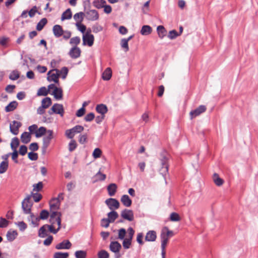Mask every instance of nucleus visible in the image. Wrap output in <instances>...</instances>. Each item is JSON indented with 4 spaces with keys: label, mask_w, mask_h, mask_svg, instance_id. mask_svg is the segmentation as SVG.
Listing matches in <instances>:
<instances>
[{
    "label": "nucleus",
    "mask_w": 258,
    "mask_h": 258,
    "mask_svg": "<svg viewBox=\"0 0 258 258\" xmlns=\"http://www.w3.org/2000/svg\"><path fill=\"white\" fill-rule=\"evenodd\" d=\"M174 235L173 231L169 230L167 227L165 226L162 229L160 233L161 250H165L169 238L173 236Z\"/></svg>",
    "instance_id": "f257e3e1"
},
{
    "label": "nucleus",
    "mask_w": 258,
    "mask_h": 258,
    "mask_svg": "<svg viewBox=\"0 0 258 258\" xmlns=\"http://www.w3.org/2000/svg\"><path fill=\"white\" fill-rule=\"evenodd\" d=\"M161 167L160 169L161 173L163 176H165L168 172V158L166 152H162L160 154L159 158Z\"/></svg>",
    "instance_id": "f03ea898"
},
{
    "label": "nucleus",
    "mask_w": 258,
    "mask_h": 258,
    "mask_svg": "<svg viewBox=\"0 0 258 258\" xmlns=\"http://www.w3.org/2000/svg\"><path fill=\"white\" fill-rule=\"evenodd\" d=\"M32 206V203L30 202V197L27 196L22 202V208L24 213L25 214H30Z\"/></svg>",
    "instance_id": "7ed1b4c3"
},
{
    "label": "nucleus",
    "mask_w": 258,
    "mask_h": 258,
    "mask_svg": "<svg viewBox=\"0 0 258 258\" xmlns=\"http://www.w3.org/2000/svg\"><path fill=\"white\" fill-rule=\"evenodd\" d=\"M91 30H88L86 33L83 36V42L84 45H88L92 46L94 43V37L90 34Z\"/></svg>",
    "instance_id": "20e7f679"
},
{
    "label": "nucleus",
    "mask_w": 258,
    "mask_h": 258,
    "mask_svg": "<svg viewBox=\"0 0 258 258\" xmlns=\"http://www.w3.org/2000/svg\"><path fill=\"white\" fill-rule=\"evenodd\" d=\"M59 70L56 69H52V70L48 72L47 75V80L49 82L53 81L55 83H57L58 82V77L59 74L58 73Z\"/></svg>",
    "instance_id": "39448f33"
},
{
    "label": "nucleus",
    "mask_w": 258,
    "mask_h": 258,
    "mask_svg": "<svg viewBox=\"0 0 258 258\" xmlns=\"http://www.w3.org/2000/svg\"><path fill=\"white\" fill-rule=\"evenodd\" d=\"M86 19L89 21H95L99 19V14L95 10H89L85 13Z\"/></svg>",
    "instance_id": "423d86ee"
},
{
    "label": "nucleus",
    "mask_w": 258,
    "mask_h": 258,
    "mask_svg": "<svg viewBox=\"0 0 258 258\" xmlns=\"http://www.w3.org/2000/svg\"><path fill=\"white\" fill-rule=\"evenodd\" d=\"M207 107L205 105H200L198 108L191 110L189 113L191 119L196 117L206 111Z\"/></svg>",
    "instance_id": "0eeeda50"
},
{
    "label": "nucleus",
    "mask_w": 258,
    "mask_h": 258,
    "mask_svg": "<svg viewBox=\"0 0 258 258\" xmlns=\"http://www.w3.org/2000/svg\"><path fill=\"white\" fill-rule=\"evenodd\" d=\"M105 203L109 209L112 211H114L113 210L114 209H118L120 206L119 202L116 199L113 198H109L106 200Z\"/></svg>",
    "instance_id": "6e6552de"
},
{
    "label": "nucleus",
    "mask_w": 258,
    "mask_h": 258,
    "mask_svg": "<svg viewBox=\"0 0 258 258\" xmlns=\"http://www.w3.org/2000/svg\"><path fill=\"white\" fill-rule=\"evenodd\" d=\"M121 248V245L118 242L112 241L110 242L109 249L112 252L115 253L116 258H119L120 257L119 252Z\"/></svg>",
    "instance_id": "1a4fd4ad"
},
{
    "label": "nucleus",
    "mask_w": 258,
    "mask_h": 258,
    "mask_svg": "<svg viewBox=\"0 0 258 258\" xmlns=\"http://www.w3.org/2000/svg\"><path fill=\"white\" fill-rule=\"evenodd\" d=\"M22 123L18 121L14 120L12 123H10V132L15 135H17L19 133V129L21 126Z\"/></svg>",
    "instance_id": "9d476101"
},
{
    "label": "nucleus",
    "mask_w": 258,
    "mask_h": 258,
    "mask_svg": "<svg viewBox=\"0 0 258 258\" xmlns=\"http://www.w3.org/2000/svg\"><path fill=\"white\" fill-rule=\"evenodd\" d=\"M121 216L124 219L129 221H132L134 219V213L133 211L128 209H124L123 210L121 213Z\"/></svg>",
    "instance_id": "9b49d317"
},
{
    "label": "nucleus",
    "mask_w": 258,
    "mask_h": 258,
    "mask_svg": "<svg viewBox=\"0 0 258 258\" xmlns=\"http://www.w3.org/2000/svg\"><path fill=\"white\" fill-rule=\"evenodd\" d=\"M81 52L80 48L75 46L70 49L69 54L71 58L76 59L80 57Z\"/></svg>",
    "instance_id": "f8f14e48"
},
{
    "label": "nucleus",
    "mask_w": 258,
    "mask_h": 258,
    "mask_svg": "<svg viewBox=\"0 0 258 258\" xmlns=\"http://www.w3.org/2000/svg\"><path fill=\"white\" fill-rule=\"evenodd\" d=\"M46 134L47 136L44 137L43 139V147L45 148H47L50 143V141L53 138V131L52 130H48Z\"/></svg>",
    "instance_id": "ddd939ff"
},
{
    "label": "nucleus",
    "mask_w": 258,
    "mask_h": 258,
    "mask_svg": "<svg viewBox=\"0 0 258 258\" xmlns=\"http://www.w3.org/2000/svg\"><path fill=\"white\" fill-rule=\"evenodd\" d=\"M52 31L56 38H59L64 33V31L61 26L55 25L52 28Z\"/></svg>",
    "instance_id": "4468645a"
},
{
    "label": "nucleus",
    "mask_w": 258,
    "mask_h": 258,
    "mask_svg": "<svg viewBox=\"0 0 258 258\" xmlns=\"http://www.w3.org/2000/svg\"><path fill=\"white\" fill-rule=\"evenodd\" d=\"M157 238V233L155 231H149L145 236V240L148 242H154Z\"/></svg>",
    "instance_id": "2eb2a0df"
},
{
    "label": "nucleus",
    "mask_w": 258,
    "mask_h": 258,
    "mask_svg": "<svg viewBox=\"0 0 258 258\" xmlns=\"http://www.w3.org/2000/svg\"><path fill=\"white\" fill-rule=\"evenodd\" d=\"M56 223L58 225V228L57 229H54L53 225H47V229L51 233L53 234H56L59 230L60 229L61 226V218L59 217H57L56 219Z\"/></svg>",
    "instance_id": "dca6fc26"
},
{
    "label": "nucleus",
    "mask_w": 258,
    "mask_h": 258,
    "mask_svg": "<svg viewBox=\"0 0 258 258\" xmlns=\"http://www.w3.org/2000/svg\"><path fill=\"white\" fill-rule=\"evenodd\" d=\"M52 110L54 113L59 114L61 116H63L64 109L63 105L60 104L55 103L52 106Z\"/></svg>",
    "instance_id": "f3484780"
},
{
    "label": "nucleus",
    "mask_w": 258,
    "mask_h": 258,
    "mask_svg": "<svg viewBox=\"0 0 258 258\" xmlns=\"http://www.w3.org/2000/svg\"><path fill=\"white\" fill-rule=\"evenodd\" d=\"M72 244L69 240H63L61 242L57 244L55 248L57 249H70L71 247Z\"/></svg>",
    "instance_id": "a211bd4d"
},
{
    "label": "nucleus",
    "mask_w": 258,
    "mask_h": 258,
    "mask_svg": "<svg viewBox=\"0 0 258 258\" xmlns=\"http://www.w3.org/2000/svg\"><path fill=\"white\" fill-rule=\"evenodd\" d=\"M29 217H28L29 222H30L33 227H37L39 225L40 221L39 217L35 216L33 213H30Z\"/></svg>",
    "instance_id": "6ab92c4d"
},
{
    "label": "nucleus",
    "mask_w": 258,
    "mask_h": 258,
    "mask_svg": "<svg viewBox=\"0 0 258 258\" xmlns=\"http://www.w3.org/2000/svg\"><path fill=\"white\" fill-rule=\"evenodd\" d=\"M49 206L51 210H57L60 207V200L53 198L49 202Z\"/></svg>",
    "instance_id": "aec40b11"
},
{
    "label": "nucleus",
    "mask_w": 258,
    "mask_h": 258,
    "mask_svg": "<svg viewBox=\"0 0 258 258\" xmlns=\"http://www.w3.org/2000/svg\"><path fill=\"white\" fill-rule=\"evenodd\" d=\"M96 110L98 113H100V115H105L108 111V109L106 105L100 104L97 105L96 106Z\"/></svg>",
    "instance_id": "412c9836"
},
{
    "label": "nucleus",
    "mask_w": 258,
    "mask_h": 258,
    "mask_svg": "<svg viewBox=\"0 0 258 258\" xmlns=\"http://www.w3.org/2000/svg\"><path fill=\"white\" fill-rule=\"evenodd\" d=\"M117 186L115 183H110L107 187V190L109 196H114L117 191Z\"/></svg>",
    "instance_id": "4be33fe9"
},
{
    "label": "nucleus",
    "mask_w": 258,
    "mask_h": 258,
    "mask_svg": "<svg viewBox=\"0 0 258 258\" xmlns=\"http://www.w3.org/2000/svg\"><path fill=\"white\" fill-rule=\"evenodd\" d=\"M120 201L122 203V204L126 207H130L132 203L131 199L127 195H123L121 197Z\"/></svg>",
    "instance_id": "5701e85b"
},
{
    "label": "nucleus",
    "mask_w": 258,
    "mask_h": 258,
    "mask_svg": "<svg viewBox=\"0 0 258 258\" xmlns=\"http://www.w3.org/2000/svg\"><path fill=\"white\" fill-rule=\"evenodd\" d=\"M18 233L16 230H10L8 231L6 236L8 241H13L17 236Z\"/></svg>",
    "instance_id": "b1692460"
},
{
    "label": "nucleus",
    "mask_w": 258,
    "mask_h": 258,
    "mask_svg": "<svg viewBox=\"0 0 258 258\" xmlns=\"http://www.w3.org/2000/svg\"><path fill=\"white\" fill-rule=\"evenodd\" d=\"M112 76V71L110 68H106L102 73L103 80L108 81L110 79Z\"/></svg>",
    "instance_id": "393cba45"
},
{
    "label": "nucleus",
    "mask_w": 258,
    "mask_h": 258,
    "mask_svg": "<svg viewBox=\"0 0 258 258\" xmlns=\"http://www.w3.org/2000/svg\"><path fill=\"white\" fill-rule=\"evenodd\" d=\"M52 95L57 100H60L62 98V90L60 88H55Z\"/></svg>",
    "instance_id": "a878e982"
},
{
    "label": "nucleus",
    "mask_w": 258,
    "mask_h": 258,
    "mask_svg": "<svg viewBox=\"0 0 258 258\" xmlns=\"http://www.w3.org/2000/svg\"><path fill=\"white\" fill-rule=\"evenodd\" d=\"M21 142L24 144H27L30 142L31 135L29 133L24 132L21 136Z\"/></svg>",
    "instance_id": "bb28decb"
},
{
    "label": "nucleus",
    "mask_w": 258,
    "mask_h": 258,
    "mask_svg": "<svg viewBox=\"0 0 258 258\" xmlns=\"http://www.w3.org/2000/svg\"><path fill=\"white\" fill-rule=\"evenodd\" d=\"M47 224L42 226L38 231V236L41 238L45 237L47 236Z\"/></svg>",
    "instance_id": "cd10ccee"
},
{
    "label": "nucleus",
    "mask_w": 258,
    "mask_h": 258,
    "mask_svg": "<svg viewBox=\"0 0 258 258\" xmlns=\"http://www.w3.org/2000/svg\"><path fill=\"white\" fill-rule=\"evenodd\" d=\"M84 16L85 13L81 12L74 15V19L76 21V23H82L83 21Z\"/></svg>",
    "instance_id": "c85d7f7f"
},
{
    "label": "nucleus",
    "mask_w": 258,
    "mask_h": 258,
    "mask_svg": "<svg viewBox=\"0 0 258 258\" xmlns=\"http://www.w3.org/2000/svg\"><path fill=\"white\" fill-rule=\"evenodd\" d=\"M17 105L18 103L16 101H12L5 107V111L7 112L12 111L17 108Z\"/></svg>",
    "instance_id": "c756f323"
},
{
    "label": "nucleus",
    "mask_w": 258,
    "mask_h": 258,
    "mask_svg": "<svg viewBox=\"0 0 258 258\" xmlns=\"http://www.w3.org/2000/svg\"><path fill=\"white\" fill-rule=\"evenodd\" d=\"M213 180L215 184L219 186L222 185L224 182L223 180L219 177L217 173H216L213 174Z\"/></svg>",
    "instance_id": "7c9ffc66"
},
{
    "label": "nucleus",
    "mask_w": 258,
    "mask_h": 258,
    "mask_svg": "<svg viewBox=\"0 0 258 258\" xmlns=\"http://www.w3.org/2000/svg\"><path fill=\"white\" fill-rule=\"evenodd\" d=\"M107 219L111 223H112L118 217V214L115 211H112L107 214Z\"/></svg>",
    "instance_id": "2f4dec72"
},
{
    "label": "nucleus",
    "mask_w": 258,
    "mask_h": 258,
    "mask_svg": "<svg viewBox=\"0 0 258 258\" xmlns=\"http://www.w3.org/2000/svg\"><path fill=\"white\" fill-rule=\"evenodd\" d=\"M157 31L159 37L161 39L166 35L167 31L165 28L162 25H160L157 27Z\"/></svg>",
    "instance_id": "473e14b6"
},
{
    "label": "nucleus",
    "mask_w": 258,
    "mask_h": 258,
    "mask_svg": "<svg viewBox=\"0 0 258 258\" xmlns=\"http://www.w3.org/2000/svg\"><path fill=\"white\" fill-rule=\"evenodd\" d=\"M72 17V13L70 9L66 10L62 14L61 20L63 21L64 20L70 19Z\"/></svg>",
    "instance_id": "72a5a7b5"
},
{
    "label": "nucleus",
    "mask_w": 258,
    "mask_h": 258,
    "mask_svg": "<svg viewBox=\"0 0 258 258\" xmlns=\"http://www.w3.org/2000/svg\"><path fill=\"white\" fill-rule=\"evenodd\" d=\"M152 28L149 25H144L141 30V33L143 35H148L152 32Z\"/></svg>",
    "instance_id": "f704fd0d"
},
{
    "label": "nucleus",
    "mask_w": 258,
    "mask_h": 258,
    "mask_svg": "<svg viewBox=\"0 0 258 258\" xmlns=\"http://www.w3.org/2000/svg\"><path fill=\"white\" fill-rule=\"evenodd\" d=\"M19 140L17 137H15L12 139L11 143V147L13 151L17 150V147L19 145Z\"/></svg>",
    "instance_id": "c9c22d12"
},
{
    "label": "nucleus",
    "mask_w": 258,
    "mask_h": 258,
    "mask_svg": "<svg viewBox=\"0 0 258 258\" xmlns=\"http://www.w3.org/2000/svg\"><path fill=\"white\" fill-rule=\"evenodd\" d=\"M106 3L105 0H96L93 2V4L97 9H101L105 6Z\"/></svg>",
    "instance_id": "e433bc0d"
},
{
    "label": "nucleus",
    "mask_w": 258,
    "mask_h": 258,
    "mask_svg": "<svg viewBox=\"0 0 258 258\" xmlns=\"http://www.w3.org/2000/svg\"><path fill=\"white\" fill-rule=\"evenodd\" d=\"M46 129L43 126L39 127L35 132V136L36 138H40L47 133Z\"/></svg>",
    "instance_id": "4c0bfd02"
},
{
    "label": "nucleus",
    "mask_w": 258,
    "mask_h": 258,
    "mask_svg": "<svg viewBox=\"0 0 258 258\" xmlns=\"http://www.w3.org/2000/svg\"><path fill=\"white\" fill-rule=\"evenodd\" d=\"M9 167V162L2 161L0 163V174L5 173Z\"/></svg>",
    "instance_id": "58836bf2"
},
{
    "label": "nucleus",
    "mask_w": 258,
    "mask_h": 258,
    "mask_svg": "<svg viewBox=\"0 0 258 258\" xmlns=\"http://www.w3.org/2000/svg\"><path fill=\"white\" fill-rule=\"evenodd\" d=\"M52 103L51 99L49 97H46L42 99L41 101V105L44 106L46 109L48 108Z\"/></svg>",
    "instance_id": "ea45409f"
},
{
    "label": "nucleus",
    "mask_w": 258,
    "mask_h": 258,
    "mask_svg": "<svg viewBox=\"0 0 258 258\" xmlns=\"http://www.w3.org/2000/svg\"><path fill=\"white\" fill-rule=\"evenodd\" d=\"M47 20L46 18L42 19L37 24L36 26V29L38 31H41L46 24Z\"/></svg>",
    "instance_id": "a19ab883"
},
{
    "label": "nucleus",
    "mask_w": 258,
    "mask_h": 258,
    "mask_svg": "<svg viewBox=\"0 0 258 258\" xmlns=\"http://www.w3.org/2000/svg\"><path fill=\"white\" fill-rule=\"evenodd\" d=\"M20 77V74L17 70L12 71L9 75V79L11 80L15 81Z\"/></svg>",
    "instance_id": "79ce46f5"
},
{
    "label": "nucleus",
    "mask_w": 258,
    "mask_h": 258,
    "mask_svg": "<svg viewBox=\"0 0 258 258\" xmlns=\"http://www.w3.org/2000/svg\"><path fill=\"white\" fill-rule=\"evenodd\" d=\"M71 129L73 134L75 135L76 134H78L83 132L84 130V128L82 125H77Z\"/></svg>",
    "instance_id": "37998d69"
},
{
    "label": "nucleus",
    "mask_w": 258,
    "mask_h": 258,
    "mask_svg": "<svg viewBox=\"0 0 258 258\" xmlns=\"http://www.w3.org/2000/svg\"><path fill=\"white\" fill-rule=\"evenodd\" d=\"M48 94V90L46 87H42L38 90L37 93V96H46Z\"/></svg>",
    "instance_id": "c03bdc74"
},
{
    "label": "nucleus",
    "mask_w": 258,
    "mask_h": 258,
    "mask_svg": "<svg viewBox=\"0 0 258 258\" xmlns=\"http://www.w3.org/2000/svg\"><path fill=\"white\" fill-rule=\"evenodd\" d=\"M75 255L76 258H86L87 253L84 250H77L75 252Z\"/></svg>",
    "instance_id": "a18cd8bd"
},
{
    "label": "nucleus",
    "mask_w": 258,
    "mask_h": 258,
    "mask_svg": "<svg viewBox=\"0 0 258 258\" xmlns=\"http://www.w3.org/2000/svg\"><path fill=\"white\" fill-rule=\"evenodd\" d=\"M69 256L68 252H56L54 253V258H67Z\"/></svg>",
    "instance_id": "49530a36"
},
{
    "label": "nucleus",
    "mask_w": 258,
    "mask_h": 258,
    "mask_svg": "<svg viewBox=\"0 0 258 258\" xmlns=\"http://www.w3.org/2000/svg\"><path fill=\"white\" fill-rule=\"evenodd\" d=\"M120 45L121 47L124 49L125 52L128 51L129 47L127 40H126L125 38L122 39L121 40Z\"/></svg>",
    "instance_id": "de8ad7c7"
},
{
    "label": "nucleus",
    "mask_w": 258,
    "mask_h": 258,
    "mask_svg": "<svg viewBox=\"0 0 258 258\" xmlns=\"http://www.w3.org/2000/svg\"><path fill=\"white\" fill-rule=\"evenodd\" d=\"M170 220L171 221L177 222L180 221V218L178 214L173 212L170 215Z\"/></svg>",
    "instance_id": "09e8293b"
},
{
    "label": "nucleus",
    "mask_w": 258,
    "mask_h": 258,
    "mask_svg": "<svg viewBox=\"0 0 258 258\" xmlns=\"http://www.w3.org/2000/svg\"><path fill=\"white\" fill-rule=\"evenodd\" d=\"M49 216V213L46 210H43L41 211V212L40 213V216L38 217L39 220H45L48 218Z\"/></svg>",
    "instance_id": "8fccbe9b"
},
{
    "label": "nucleus",
    "mask_w": 258,
    "mask_h": 258,
    "mask_svg": "<svg viewBox=\"0 0 258 258\" xmlns=\"http://www.w3.org/2000/svg\"><path fill=\"white\" fill-rule=\"evenodd\" d=\"M80 38L78 36H76L71 38L70 43L71 45H75L76 46L80 43Z\"/></svg>",
    "instance_id": "3c124183"
},
{
    "label": "nucleus",
    "mask_w": 258,
    "mask_h": 258,
    "mask_svg": "<svg viewBox=\"0 0 258 258\" xmlns=\"http://www.w3.org/2000/svg\"><path fill=\"white\" fill-rule=\"evenodd\" d=\"M98 258H109L108 252L105 250H100L98 253Z\"/></svg>",
    "instance_id": "603ef678"
},
{
    "label": "nucleus",
    "mask_w": 258,
    "mask_h": 258,
    "mask_svg": "<svg viewBox=\"0 0 258 258\" xmlns=\"http://www.w3.org/2000/svg\"><path fill=\"white\" fill-rule=\"evenodd\" d=\"M77 144L76 142L74 140H72L69 143V150L70 152H72L76 149L77 148Z\"/></svg>",
    "instance_id": "864d4df0"
},
{
    "label": "nucleus",
    "mask_w": 258,
    "mask_h": 258,
    "mask_svg": "<svg viewBox=\"0 0 258 258\" xmlns=\"http://www.w3.org/2000/svg\"><path fill=\"white\" fill-rule=\"evenodd\" d=\"M95 177L96 178V181L97 180H100V181H103L106 178V175L100 172V171H99L97 172L95 175Z\"/></svg>",
    "instance_id": "5fc2aeb1"
},
{
    "label": "nucleus",
    "mask_w": 258,
    "mask_h": 258,
    "mask_svg": "<svg viewBox=\"0 0 258 258\" xmlns=\"http://www.w3.org/2000/svg\"><path fill=\"white\" fill-rule=\"evenodd\" d=\"M179 35V34H178V33L176 30H173L169 31V34L168 35V37L170 39H173Z\"/></svg>",
    "instance_id": "6e6d98bb"
},
{
    "label": "nucleus",
    "mask_w": 258,
    "mask_h": 258,
    "mask_svg": "<svg viewBox=\"0 0 258 258\" xmlns=\"http://www.w3.org/2000/svg\"><path fill=\"white\" fill-rule=\"evenodd\" d=\"M68 69L67 67H64L62 68L60 70H59L58 73L59 74V75L62 74V78L65 79L68 74Z\"/></svg>",
    "instance_id": "4d7b16f0"
},
{
    "label": "nucleus",
    "mask_w": 258,
    "mask_h": 258,
    "mask_svg": "<svg viewBox=\"0 0 258 258\" xmlns=\"http://www.w3.org/2000/svg\"><path fill=\"white\" fill-rule=\"evenodd\" d=\"M33 187L34 191H39L43 188V183L41 181H40L37 184H33Z\"/></svg>",
    "instance_id": "13d9d810"
},
{
    "label": "nucleus",
    "mask_w": 258,
    "mask_h": 258,
    "mask_svg": "<svg viewBox=\"0 0 258 258\" xmlns=\"http://www.w3.org/2000/svg\"><path fill=\"white\" fill-rule=\"evenodd\" d=\"M132 240L125 238L122 242V245L125 249H128L130 247Z\"/></svg>",
    "instance_id": "bf43d9fd"
},
{
    "label": "nucleus",
    "mask_w": 258,
    "mask_h": 258,
    "mask_svg": "<svg viewBox=\"0 0 258 258\" xmlns=\"http://www.w3.org/2000/svg\"><path fill=\"white\" fill-rule=\"evenodd\" d=\"M110 223L111 222L107 218H103L101 221V226L105 228H107L109 227Z\"/></svg>",
    "instance_id": "052dcab7"
},
{
    "label": "nucleus",
    "mask_w": 258,
    "mask_h": 258,
    "mask_svg": "<svg viewBox=\"0 0 258 258\" xmlns=\"http://www.w3.org/2000/svg\"><path fill=\"white\" fill-rule=\"evenodd\" d=\"M101 151L99 148H96L93 153V156L94 158L96 159L98 158H99L101 156Z\"/></svg>",
    "instance_id": "680f3d73"
},
{
    "label": "nucleus",
    "mask_w": 258,
    "mask_h": 258,
    "mask_svg": "<svg viewBox=\"0 0 258 258\" xmlns=\"http://www.w3.org/2000/svg\"><path fill=\"white\" fill-rule=\"evenodd\" d=\"M28 158L32 161H36L38 158V154L32 152H30L28 153Z\"/></svg>",
    "instance_id": "e2e57ef3"
},
{
    "label": "nucleus",
    "mask_w": 258,
    "mask_h": 258,
    "mask_svg": "<svg viewBox=\"0 0 258 258\" xmlns=\"http://www.w3.org/2000/svg\"><path fill=\"white\" fill-rule=\"evenodd\" d=\"M94 118H95L94 114L92 112H91V113L87 114L86 115L84 119L86 121H91L94 119Z\"/></svg>",
    "instance_id": "0e129e2a"
},
{
    "label": "nucleus",
    "mask_w": 258,
    "mask_h": 258,
    "mask_svg": "<svg viewBox=\"0 0 258 258\" xmlns=\"http://www.w3.org/2000/svg\"><path fill=\"white\" fill-rule=\"evenodd\" d=\"M126 234V230L124 228H121L118 230V238L123 239Z\"/></svg>",
    "instance_id": "69168bd1"
},
{
    "label": "nucleus",
    "mask_w": 258,
    "mask_h": 258,
    "mask_svg": "<svg viewBox=\"0 0 258 258\" xmlns=\"http://www.w3.org/2000/svg\"><path fill=\"white\" fill-rule=\"evenodd\" d=\"M87 135L86 134L81 135L79 136V142L81 144H84L87 142Z\"/></svg>",
    "instance_id": "338daca9"
},
{
    "label": "nucleus",
    "mask_w": 258,
    "mask_h": 258,
    "mask_svg": "<svg viewBox=\"0 0 258 258\" xmlns=\"http://www.w3.org/2000/svg\"><path fill=\"white\" fill-rule=\"evenodd\" d=\"M9 224V221L6 219L1 218L0 219V228L6 227Z\"/></svg>",
    "instance_id": "774afa93"
}]
</instances>
